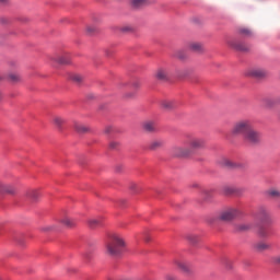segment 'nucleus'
Segmentation results:
<instances>
[{
	"mask_svg": "<svg viewBox=\"0 0 280 280\" xmlns=\"http://www.w3.org/2000/svg\"><path fill=\"white\" fill-rule=\"evenodd\" d=\"M228 45L236 51H248L250 49V46H248V44L235 38L229 39Z\"/></svg>",
	"mask_w": 280,
	"mask_h": 280,
	"instance_id": "nucleus-8",
	"label": "nucleus"
},
{
	"mask_svg": "<svg viewBox=\"0 0 280 280\" xmlns=\"http://www.w3.org/2000/svg\"><path fill=\"white\" fill-rule=\"evenodd\" d=\"M219 164L221 165V167H226L228 170H233L235 167H240V164L235 163L234 161H232L231 159L228 158H223L219 161Z\"/></svg>",
	"mask_w": 280,
	"mask_h": 280,
	"instance_id": "nucleus-10",
	"label": "nucleus"
},
{
	"mask_svg": "<svg viewBox=\"0 0 280 280\" xmlns=\"http://www.w3.org/2000/svg\"><path fill=\"white\" fill-rule=\"evenodd\" d=\"M26 197H28L30 200L36 201L37 198H40V192H38V190H28Z\"/></svg>",
	"mask_w": 280,
	"mask_h": 280,
	"instance_id": "nucleus-25",
	"label": "nucleus"
},
{
	"mask_svg": "<svg viewBox=\"0 0 280 280\" xmlns=\"http://www.w3.org/2000/svg\"><path fill=\"white\" fill-rule=\"evenodd\" d=\"M237 215H240V209L226 208L225 210L221 211L219 220H222L223 222H231V220H235Z\"/></svg>",
	"mask_w": 280,
	"mask_h": 280,
	"instance_id": "nucleus-5",
	"label": "nucleus"
},
{
	"mask_svg": "<svg viewBox=\"0 0 280 280\" xmlns=\"http://www.w3.org/2000/svg\"><path fill=\"white\" fill-rule=\"evenodd\" d=\"M121 32H132V28L130 26H125L121 28Z\"/></svg>",
	"mask_w": 280,
	"mask_h": 280,
	"instance_id": "nucleus-41",
	"label": "nucleus"
},
{
	"mask_svg": "<svg viewBox=\"0 0 280 280\" xmlns=\"http://www.w3.org/2000/svg\"><path fill=\"white\" fill-rule=\"evenodd\" d=\"M126 248V241L119 234H113L109 236L106 243V253L112 257H117V255H121V250Z\"/></svg>",
	"mask_w": 280,
	"mask_h": 280,
	"instance_id": "nucleus-1",
	"label": "nucleus"
},
{
	"mask_svg": "<svg viewBox=\"0 0 280 280\" xmlns=\"http://www.w3.org/2000/svg\"><path fill=\"white\" fill-rule=\"evenodd\" d=\"M258 218L261 222H270V211L267 208L260 207Z\"/></svg>",
	"mask_w": 280,
	"mask_h": 280,
	"instance_id": "nucleus-12",
	"label": "nucleus"
},
{
	"mask_svg": "<svg viewBox=\"0 0 280 280\" xmlns=\"http://www.w3.org/2000/svg\"><path fill=\"white\" fill-rule=\"evenodd\" d=\"M176 266H178V268L183 270V272H189V266H187L185 262L177 260Z\"/></svg>",
	"mask_w": 280,
	"mask_h": 280,
	"instance_id": "nucleus-30",
	"label": "nucleus"
},
{
	"mask_svg": "<svg viewBox=\"0 0 280 280\" xmlns=\"http://www.w3.org/2000/svg\"><path fill=\"white\" fill-rule=\"evenodd\" d=\"M272 264L280 266V254L271 258Z\"/></svg>",
	"mask_w": 280,
	"mask_h": 280,
	"instance_id": "nucleus-36",
	"label": "nucleus"
},
{
	"mask_svg": "<svg viewBox=\"0 0 280 280\" xmlns=\"http://www.w3.org/2000/svg\"><path fill=\"white\" fill-rule=\"evenodd\" d=\"M3 80V78L0 77V82Z\"/></svg>",
	"mask_w": 280,
	"mask_h": 280,
	"instance_id": "nucleus-48",
	"label": "nucleus"
},
{
	"mask_svg": "<svg viewBox=\"0 0 280 280\" xmlns=\"http://www.w3.org/2000/svg\"><path fill=\"white\" fill-rule=\"evenodd\" d=\"M245 75H247V78H256L257 80H261V78H266L268 75V70L259 67L249 68L246 70Z\"/></svg>",
	"mask_w": 280,
	"mask_h": 280,
	"instance_id": "nucleus-6",
	"label": "nucleus"
},
{
	"mask_svg": "<svg viewBox=\"0 0 280 280\" xmlns=\"http://www.w3.org/2000/svg\"><path fill=\"white\" fill-rule=\"evenodd\" d=\"M70 80H72V82H75L77 84H80V82H82L84 78L79 73H72L70 74Z\"/></svg>",
	"mask_w": 280,
	"mask_h": 280,
	"instance_id": "nucleus-27",
	"label": "nucleus"
},
{
	"mask_svg": "<svg viewBox=\"0 0 280 280\" xmlns=\"http://www.w3.org/2000/svg\"><path fill=\"white\" fill-rule=\"evenodd\" d=\"M268 196H270V198H280V190L270 189L268 190Z\"/></svg>",
	"mask_w": 280,
	"mask_h": 280,
	"instance_id": "nucleus-32",
	"label": "nucleus"
},
{
	"mask_svg": "<svg viewBox=\"0 0 280 280\" xmlns=\"http://www.w3.org/2000/svg\"><path fill=\"white\" fill-rule=\"evenodd\" d=\"M145 3H148V0H131L133 8H143Z\"/></svg>",
	"mask_w": 280,
	"mask_h": 280,
	"instance_id": "nucleus-28",
	"label": "nucleus"
},
{
	"mask_svg": "<svg viewBox=\"0 0 280 280\" xmlns=\"http://www.w3.org/2000/svg\"><path fill=\"white\" fill-rule=\"evenodd\" d=\"M221 191L223 196H240L244 190L235 186H223Z\"/></svg>",
	"mask_w": 280,
	"mask_h": 280,
	"instance_id": "nucleus-9",
	"label": "nucleus"
},
{
	"mask_svg": "<svg viewBox=\"0 0 280 280\" xmlns=\"http://www.w3.org/2000/svg\"><path fill=\"white\" fill-rule=\"evenodd\" d=\"M59 222L63 224V226H67L68 229H73V226H75V220L69 217L61 219Z\"/></svg>",
	"mask_w": 280,
	"mask_h": 280,
	"instance_id": "nucleus-21",
	"label": "nucleus"
},
{
	"mask_svg": "<svg viewBox=\"0 0 280 280\" xmlns=\"http://www.w3.org/2000/svg\"><path fill=\"white\" fill-rule=\"evenodd\" d=\"M74 130L79 132V135H85V132H89V126L82 124V122H74Z\"/></svg>",
	"mask_w": 280,
	"mask_h": 280,
	"instance_id": "nucleus-19",
	"label": "nucleus"
},
{
	"mask_svg": "<svg viewBox=\"0 0 280 280\" xmlns=\"http://www.w3.org/2000/svg\"><path fill=\"white\" fill-rule=\"evenodd\" d=\"M1 97H3V94L0 92V100H1Z\"/></svg>",
	"mask_w": 280,
	"mask_h": 280,
	"instance_id": "nucleus-47",
	"label": "nucleus"
},
{
	"mask_svg": "<svg viewBox=\"0 0 280 280\" xmlns=\"http://www.w3.org/2000/svg\"><path fill=\"white\" fill-rule=\"evenodd\" d=\"M97 32V27L93 26V25H89L86 26V33L88 34H95Z\"/></svg>",
	"mask_w": 280,
	"mask_h": 280,
	"instance_id": "nucleus-35",
	"label": "nucleus"
},
{
	"mask_svg": "<svg viewBox=\"0 0 280 280\" xmlns=\"http://www.w3.org/2000/svg\"><path fill=\"white\" fill-rule=\"evenodd\" d=\"M52 124H54V126H56V128L59 130V132H62V127L65 126L66 120L63 117L55 116L52 118Z\"/></svg>",
	"mask_w": 280,
	"mask_h": 280,
	"instance_id": "nucleus-17",
	"label": "nucleus"
},
{
	"mask_svg": "<svg viewBox=\"0 0 280 280\" xmlns=\"http://www.w3.org/2000/svg\"><path fill=\"white\" fill-rule=\"evenodd\" d=\"M161 106L164 110H174L176 108V102L173 100L162 101Z\"/></svg>",
	"mask_w": 280,
	"mask_h": 280,
	"instance_id": "nucleus-18",
	"label": "nucleus"
},
{
	"mask_svg": "<svg viewBox=\"0 0 280 280\" xmlns=\"http://www.w3.org/2000/svg\"><path fill=\"white\" fill-rule=\"evenodd\" d=\"M166 280H176V278H174V277H172V276H168V277L166 278Z\"/></svg>",
	"mask_w": 280,
	"mask_h": 280,
	"instance_id": "nucleus-45",
	"label": "nucleus"
},
{
	"mask_svg": "<svg viewBox=\"0 0 280 280\" xmlns=\"http://www.w3.org/2000/svg\"><path fill=\"white\" fill-rule=\"evenodd\" d=\"M43 231H54V226H46L42 229Z\"/></svg>",
	"mask_w": 280,
	"mask_h": 280,
	"instance_id": "nucleus-43",
	"label": "nucleus"
},
{
	"mask_svg": "<svg viewBox=\"0 0 280 280\" xmlns=\"http://www.w3.org/2000/svg\"><path fill=\"white\" fill-rule=\"evenodd\" d=\"M249 229H250V224L238 225V231H248Z\"/></svg>",
	"mask_w": 280,
	"mask_h": 280,
	"instance_id": "nucleus-37",
	"label": "nucleus"
},
{
	"mask_svg": "<svg viewBox=\"0 0 280 280\" xmlns=\"http://www.w3.org/2000/svg\"><path fill=\"white\" fill-rule=\"evenodd\" d=\"M84 259H85V261H89V259H91V255L85 254V255H84Z\"/></svg>",
	"mask_w": 280,
	"mask_h": 280,
	"instance_id": "nucleus-44",
	"label": "nucleus"
},
{
	"mask_svg": "<svg viewBox=\"0 0 280 280\" xmlns=\"http://www.w3.org/2000/svg\"><path fill=\"white\" fill-rule=\"evenodd\" d=\"M155 78L158 80H167V78H170V70L165 68L158 69L155 72Z\"/></svg>",
	"mask_w": 280,
	"mask_h": 280,
	"instance_id": "nucleus-15",
	"label": "nucleus"
},
{
	"mask_svg": "<svg viewBox=\"0 0 280 280\" xmlns=\"http://www.w3.org/2000/svg\"><path fill=\"white\" fill-rule=\"evenodd\" d=\"M0 191L5 194H14L16 189L13 186L4 185L3 183H0Z\"/></svg>",
	"mask_w": 280,
	"mask_h": 280,
	"instance_id": "nucleus-24",
	"label": "nucleus"
},
{
	"mask_svg": "<svg viewBox=\"0 0 280 280\" xmlns=\"http://www.w3.org/2000/svg\"><path fill=\"white\" fill-rule=\"evenodd\" d=\"M142 235H143L144 242H150V236L148 235V232H143Z\"/></svg>",
	"mask_w": 280,
	"mask_h": 280,
	"instance_id": "nucleus-40",
	"label": "nucleus"
},
{
	"mask_svg": "<svg viewBox=\"0 0 280 280\" xmlns=\"http://www.w3.org/2000/svg\"><path fill=\"white\" fill-rule=\"evenodd\" d=\"M105 132H106V135H109V132H113V127H106L105 128Z\"/></svg>",
	"mask_w": 280,
	"mask_h": 280,
	"instance_id": "nucleus-42",
	"label": "nucleus"
},
{
	"mask_svg": "<svg viewBox=\"0 0 280 280\" xmlns=\"http://www.w3.org/2000/svg\"><path fill=\"white\" fill-rule=\"evenodd\" d=\"M90 229H97L102 224V217L88 220Z\"/></svg>",
	"mask_w": 280,
	"mask_h": 280,
	"instance_id": "nucleus-22",
	"label": "nucleus"
},
{
	"mask_svg": "<svg viewBox=\"0 0 280 280\" xmlns=\"http://www.w3.org/2000/svg\"><path fill=\"white\" fill-rule=\"evenodd\" d=\"M173 156H177V159H185L187 156H191V149L185 145H175L172 149Z\"/></svg>",
	"mask_w": 280,
	"mask_h": 280,
	"instance_id": "nucleus-7",
	"label": "nucleus"
},
{
	"mask_svg": "<svg viewBox=\"0 0 280 280\" xmlns=\"http://www.w3.org/2000/svg\"><path fill=\"white\" fill-rule=\"evenodd\" d=\"M185 144L188 145L190 153L194 154L197 150L205 148V139L188 135Z\"/></svg>",
	"mask_w": 280,
	"mask_h": 280,
	"instance_id": "nucleus-3",
	"label": "nucleus"
},
{
	"mask_svg": "<svg viewBox=\"0 0 280 280\" xmlns=\"http://www.w3.org/2000/svg\"><path fill=\"white\" fill-rule=\"evenodd\" d=\"M165 145V142L161 139H156L150 142L149 150H161Z\"/></svg>",
	"mask_w": 280,
	"mask_h": 280,
	"instance_id": "nucleus-20",
	"label": "nucleus"
},
{
	"mask_svg": "<svg viewBox=\"0 0 280 280\" xmlns=\"http://www.w3.org/2000/svg\"><path fill=\"white\" fill-rule=\"evenodd\" d=\"M238 33L241 34V36H245V37H250L253 36V31H250L247 27H242L238 30Z\"/></svg>",
	"mask_w": 280,
	"mask_h": 280,
	"instance_id": "nucleus-26",
	"label": "nucleus"
},
{
	"mask_svg": "<svg viewBox=\"0 0 280 280\" xmlns=\"http://www.w3.org/2000/svg\"><path fill=\"white\" fill-rule=\"evenodd\" d=\"M0 280H1V278H0Z\"/></svg>",
	"mask_w": 280,
	"mask_h": 280,
	"instance_id": "nucleus-49",
	"label": "nucleus"
},
{
	"mask_svg": "<svg viewBox=\"0 0 280 280\" xmlns=\"http://www.w3.org/2000/svg\"><path fill=\"white\" fill-rule=\"evenodd\" d=\"M258 235L259 237H268V235H270V232H268V228L260 226L258 229Z\"/></svg>",
	"mask_w": 280,
	"mask_h": 280,
	"instance_id": "nucleus-29",
	"label": "nucleus"
},
{
	"mask_svg": "<svg viewBox=\"0 0 280 280\" xmlns=\"http://www.w3.org/2000/svg\"><path fill=\"white\" fill-rule=\"evenodd\" d=\"M188 49L190 51H195L196 54H200V52L205 51V46L201 43L191 42L188 44Z\"/></svg>",
	"mask_w": 280,
	"mask_h": 280,
	"instance_id": "nucleus-14",
	"label": "nucleus"
},
{
	"mask_svg": "<svg viewBox=\"0 0 280 280\" xmlns=\"http://www.w3.org/2000/svg\"><path fill=\"white\" fill-rule=\"evenodd\" d=\"M144 132H156V122L154 120H145L142 122Z\"/></svg>",
	"mask_w": 280,
	"mask_h": 280,
	"instance_id": "nucleus-11",
	"label": "nucleus"
},
{
	"mask_svg": "<svg viewBox=\"0 0 280 280\" xmlns=\"http://www.w3.org/2000/svg\"><path fill=\"white\" fill-rule=\"evenodd\" d=\"M0 3H8V0H0Z\"/></svg>",
	"mask_w": 280,
	"mask_h": 280,
	"instance_id": "nucleus-46",
	"label": "nucleus"
},
{
	"mask_svg": "<svg viewBox=\"0 0 280 280\" xmlns=\"http://www.w3.org/2000/svg\"><path fill=\"white\" fill-rule=\"evenodd\" d=\"M9 80H11V82H21V75L18 73H11L9 74Z\"/></svg>",
	"mask_w": 280,
	"mask_h": 280,
	"instance_id": "nucleus-33",
	"label": "nucleus"
},
{
	"mask_svg": "<svg viewBox=\"0 0 280 280\" xmlns=\"http://www.w3.org/2000/svg\"><path fill=\"white\" fill-rule=\"evenodd\" d=\"M131 86H132L133 89H139V88L141 86V82H139V81H133V82L131 83Z\"/></svg>",
	"mask_w": 280,
	"mask_h": 280,
	"instance_id": "nucleus-38",
	"label": "nucleus"
},
{
	"mask_svg": "<svg viewBox=\"0 0 280 280\" xmlns=\"http://www.w3.org/2000/svg\"><path fill=\"white\" fill-rule=\"evenodd\" d=\"M250 128H253V122L249 119H241L234 122L231 133L233 137H244Z\"/></svg>",
	"mask_w": 280,
	"mask_h": 280,
	"instance_id": "nucleus-2",
	"label": "nucleus"
},
{
	"mask_svg": "<svg viewBox=\"0 0 280 280\" xmlns=\"http://www.w3.org/2000/svg\"><path fill=\"white\" fill-rule=\"evenodd\" d=\"M174 56H175V58H178L179 60H183L186 58L185 51H183V50H176Z\"/></svg>",
	"mask_w": 280,
	"mask_h": 280,
	"instance_id": "nucleus-34",
	"label": "nucleus"
},
{
	"mask_svg": "<svg viewBox=\"0 0 280 280\" xmlns=\"http://www.w3.org/2000/svg\"><path fill=\"white\" fill-rule=\"evenodd\" d=\"M243 139H244V141H246V143H249V145H259V143H261V133H259V131L255 130L252 127L244 135Z\"/></svg>",
	"mask_w": 280,
	"mask_h": 280,
	"instance_id": "nucleus-4",
	"label": "nucleus"
},
{
	"mask_svg": "<svg viewBox=\"0 0 280 280\" xmlns=\"http://www.w3.org/2000/svg\"><path fill=\"white\" fill-rule=\"evenodd\" d=\"M119 147V143L118 142H110L109 143V148L112 149V150H116V148H118Z\"/></svg>",
	"mask_w": 280,
	"mask_h": 280,
	"instance_id": "nucleus-39",
	"label": "nucleus"
},
{
	"mask_svg": "<svg viewBox=\"0 0 280 280\" xmlns=\"http://www.w3.org/2000/svg\"><path fill=\"white\" fill-rule=\"evenodd\" d=\"M254 248L257 253H264V250H268L270 248V245L265 242H259L254 245Z\"/></svg>",
	"mask_w": 280,
	"mask_h": 280,
	"instance_id": "nucleus-23",
	"label": "nucleus"
},
{
	"mask_svg": "<svg viewBox=\"0 0 280 280\" xmlns=\"http://www.w3.org/2000/svg\"><path fill=\"white\" fill-rule=\"evenodd\" d=\"M187 240L190 242V244H198L200 238L196 234H190L187 236Z\"/></svg>",
	"mask_w": 280,
	"mask_h": 280,
	"instance_id": "nucleus-31",
	"label": "nucleus"
},
{
	"mask_svg": "<svg viewBox=\"0 0 280 280\" xmlns=\"http://www.w3.org/2000/svg\"><path fill=\"white\" fill-rule=\"evenodd\" d=\"M54 62H58V65H69L71 62V57L69 54L65 52L61 56L52 57Z\"/></svg>",
	"mask_w": 280,
	"mask_h": 280,
	"instance_id": "nucleus-13",
	"label": "nucleus"
},
{
	"mask_svg": "<svg viewBox=\"0 0 280 280\" xmlns=\"http://www.w3.org/2000/svg\"><path fill=\"white\" fill-rule=\"evenodd\" d=\"M277 104H279V100L277 98H272V97L262 98V106H265V108H272L277 106Z\"/></svg>",
	"mask_w": 280,
	"mask_h": 280,
	"instance_id": "nucleus-16",
	"label": "nucleus"
}]
</instances>
